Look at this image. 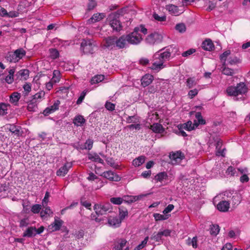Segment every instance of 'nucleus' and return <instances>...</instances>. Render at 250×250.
I'll return each instance as SVG.
<instances>
[{"label":"nucleus","instance_id":"obj_1","mask_svg":"<svg viewBox=\"0 0 250 250\" xmlns=\"http://www.w3.org/2000/svg\"><path fill=\"white\" fill-rule=\"evenodd\" d=\"M104 46L109 50L126 48L128 46L126 36L123 35L119 38L113 36L105 38Z\"/></svg>","mask_w":250,"mask_h":250},{"label":"nucleus","instance_id":"obj_2","mask_svg":"<svg viewBox=\"0 0 250 250\" xmlns=\"http://www.w3.org/2000/svg\"><path fill=\"white\" fill-rule=\"evenodd\" d=\"M248 91V86L243 82L237 83L235 86H228L226 89L228 95L233 97L235 101L244 100Z\"/></svg>","mask_w":250,"mask_h":250},{"label":"nucleus","instance_id":"obj_3","mask_svg":"<svg viewBox=\"0 0 250 250\" xmlns=\"http://www.w3.org/2000/svg\"><path fill=\"white\" fill-rule=\"evenodd\" d=\"M162 51L161 50L158 51L153 55V63L150 67L151 69L159 71L166 66L165 62L169 60L171 52L168 49L164 52H162Z\"/></svg>","mask_w":250,"mask_h":250},{"label":"nucleus","instance_id":"obj_4","mask_svg":"<svg viewBox=\"0 0 250 250\" xmlns=\"http://www.w3.org/2000/svg\"><path fill=\"white\" fill-rule=\"evenodd\" d=\"M26 54L22 48L17 49L14 52H8L5 56V59L10 62H16L22 59Z\"/></svg>","mask_w":250,"mask_h":250},{"label":"nucleus","instance_id":"obj_5","mask_svg":"<svg viewBox=\"0 0 250 250\" xmlns=\"http://www.w3.org/2000/svg\"><path fill=\"white\" fill-rule=\"evenodd\" d=\"M119 14L116 13H112L109 15L107 18L110 26L112 28L113 30L116 31H120L122 27L119 20Z\"/></svg>","mask_w":250,"mask_h":250},{"label":"nucleus","instance_id":"obj_6","mask_svg":"<svg viewBox=\"0 0 250 250\" xmlns=\"http://www.w3.org/2000/svg\"><path fill=\"white\" fill-rule=\"evenodd\" d=\"M224 195L227 198L230 199L232 205L234 206L240 204L241 200V195L235 191H226L224 193Z\"/></svg>","mask_w":250,"mask_h":250},{"label":"nucleus","instance_id":"obj_7","mask_svg":"<svg viewBox=\"0 0 250 250\" xmlns=\"http://www.w3.org/2000/svg\"><path fill=\"white\" fill-rule=\"evenodd\" d=\"M125 36L128 44L137 45L143 40V37L141 34L138 33L134 29L132 32Z\"/></svg>","mask_w":250,"mask_h":250},{"label":"nucleus","instance_id":"obj_8","mask_svg":"<svg viewBox=\"0 0 250 250\" xmlns=\"http://www.w3.org/2000/svg\"><path fill=\"white\" fill-rule=\"evenodd\" d=\"M163 34L155 32L148 35L146 38V42L148 44H154L161 42L163 41Z\"/></svg>","mask_w":250,"mask_h":250},{"label":"nucleus","instance_id":"obj_9","mask_svg":"<svg viewBox=\"0 0 250 250\" xmlns=\"http://www.w3.org/2000/svg\"><path fill=\"white\" fill-rule=\"evenodd\" d=\"M94 209L98 215H103L107 212L111 211V205L109 203L104 204H96L94 207Z\"/></svg>","mask_w":250,"mask_h":250},{"label":"nucleus","instance_id":"obj_10","mask_svg":"<svg viewBox=\"0 0 250 250\" xmlns=\"http://www.w3.org/2000/svg\"><path fill=\"white\" fill-rule=\"evenodd\" d=\"M6 71H8V74L6 75L5 73L0 74V80L3 82H5L8 84H11L14 81V74L15 69L12 68L9 70L6 69L5 72Z\"/></svg>","mask_w":250,"mask_h":250},{"label":"nucleus","instance_id":"obj_11","mask_svg":"<svg viewBox=\"0 0 250 250\" xmlns=\"http://www.w3.org/2000/svg\"><path fill=\"white\" fill-rule=\"evenodd\" d=\"M127 241L124 238L117 239L115 240L112 245V250H129L128 247H126Z\"/></svg>","mask_w":250,"mask_h":250},{"label":"nucleus","instance_id":"obj_12","mask_svg":"<svg viewBox=\"0 0 250 250\" xmlns=\"http://www.w3.org/2000/svg\"><path fill=\"white\" fill-rule=\"evenodd\" d=\"M5 129L11 132V133L16 137L21 136L23 131L20 126L16 125L14 124H7L5 126Z\"/></svg>","mask_w":250,"mask_h":250},{"label":"nucleus","instance_id":"obj_13","mask_svg":"<svg viewBox=\"0 0 250 250\" xmlns=\"http://www.w3.org/2000/svg\"><path fill=\"white\" fill-rule=\"evenodd\" d=\"M101 176L111 181L118 182L121 180V177L111 170L104 172Z\"/></svg>","mask_w":250,"mask_h":250},{"label":"nucleus","instance_id":"obj_14","mask_svg":"<svg viewBox=\"0 0 250 250\" xmlns=\"http://www.w3.org/2000/svg\"><path fill=\"white\" fill-rule=\"evenodd\" d=\"M81 50L85 54L92 53L93 46L89 41L83 40L81 44Z\"/></svg>","mask_w":250,"mask_h":250},{"label":"nucleus","instance_id":"obj_15","mask_svg":"<svg viewBox=\"0 0 250 250\" xmlns=\"http://www.w3.org/2000/svg\"><path fill=\"white\" fill-rule=\"evenodd\" d=\"M63 223V222L62 220L58 218H55L54 222L48 226V230L50 232L59 230L61 229Z\"/></svg>","mask_w":250,"mask_h":250},{"label":"nucleus","instance_id":"obj_16","mask_svg":"<svg viewBox=\"0 0 250 250\" xmlns=\"http://www.w3.org/2000/svg\"><path fill=\"white\" fill-rule=\"evenodd\" d=\"M166 8L170 14L174 16H179L184 11V8L180 9L178 6L171 4L167 5Z\"/></svg>","mask_w":250,"mask_h":250},{"label":"nucleus","instance_id":"obj_17","mask_svg":"<svg viewBox=\"0 0 250 250\" xmlns=\"http://www.w3.org/2000/svg\"><path fill=\"white\" fill-rule=\"evenodd\" d=\"M72 167V163L71 162H66L57 171V175L59 176H64Z\"/></svg>","mask_w":250,"mask_h":250},{"label":"nucleus","instance_id":"obj_18","mask_svg":"<svg viewBox=\"0 0 250 250\" xmlns=\"http://www.w3.org/2000/svg\"><path fill=\"white\" fill-rule=\"evenodd\" d=\"M183 156L182 153L180 151H177L174 153H170L169 155V158L171 160V163L172 165H177L181 163L183 159Z\"/></svg>","mask_w":250,"mask_h":250},{"label":"nucleus","instance_id":"obj_19","mask_svg":"<svg viewBox=\"0 0 250 250\" xmlns=\"http://www.w3.org/2000/svg\"><path fill=\"white\" fill-rule=\"evenodd\" d=\"M60 104V102L59 100H57L55 102L54 104L47 108H46L43 112V113L45 116H47L49 115L50 114H51L53 112H54L55 111L58 110L59 109V105Z\"/></svg>","mask_w":250,"mask_h":250},{"label":"nucleus","instance_id":"obj_20","mask_svg":"<svg viewBox=\"0 0 250 250\" xmlns=\"http://www.w3.org/2000/svg\"><path fill=\"white\" fill-rule=\"evenodd\" d=\"M221 71L223 74L227 76H232L235 73V70L229 68L227 63H222Z\"/></svg>","mask_w":250,"mask_h":250},{"label":"nucleus","instance_id":"obj_21","mask_svg":"<svg viewBox=\"0 0 250 250\" xmlns=\"http://www.w3.org/2000/svg\"><path fill=\"white\" fill-rule=\"evenodd\" d=\"M230 203L229 201H222L217 205V209L222 212H227L229 208Z\"/></svg>","mask_w":250,"mask_h":250},{"label":"nucleus","instance_id":"obj_22","mask_svg":"<svg viewBox=\"0 0 250 250\" xmlns=\"http://www.w3.org/2000/svg\"><path fill=\"white\" fill-rule=\"evenodd\" d=\"M153 80V76L149 74H146L141 79V84L143 86L146 87L149 85Z\"/></svg>","mask_w":250,"mask_h":250},{"label":"nucleus","instance_id":"obj_23","mask_svg":"<svg viewBox=\"0 0 250 250\" xmlns=\"http://www.w3.org/2000/svg\"><path fill=\"white\" fill-rule=\"evenodd\" d=\"M121 222V220L119 219V217L117 216H110L108 219V224L111 227L115 228L119 227Z\"/></svg>","mask_w":250,"mask_h":250},{"label":"nucleus","instance_id":"obj_24","mask_svg":"<svg viewBox=\"0 0 250 250\" xmlns=\"http://www.w3.org/2000/svg\"><path fill=\"white\" fill-rule=\"evenodd\" d=\"M196 121L194 120L192 124V122L188 121L187 123L181 125V128H184L188 131H191L197 128Z\"/></svg>","mask_w":250,"mask_h":250},{"label":"nucleus","instance_id":"obj_25","mask_svg":"<svg viewBox=\"0 0 250 250\" xmlns=\"http://www.w3.org/2000/svg\"><path fill=\"white\" fill-rule=\"evenodd\" d=\"M146 196V194H141L138 196H125V200L128 203H131L140 200Z\"/></svg>","mask_w":250,"mask_h":250},{"label":"nucleus","instance_id":"obj_26","mask_svg":"<svg viewBox=\"0 0 250 250\" xmlns=\"http://www.w3.org/2000/svg\"><path fill=\"white\" fill-rule=\"evenodd\" d=\"M153 132L156 133H162L165 131V128L162 125L159 123H154L150 126Z\"/></svg>","mask_w":250,"mask_h":250},{"label":"nucleus","instance_id":"obj_27","mask_svg":"<svg viewBox=\"0 0 250 250\" xmlns=\"http://www.w3.org/2000/svg\"><path fill=\"white\" fill-rule=\"evenodd\" d=\"M85 121L83 116L79 115L75 117L73 123L77 126H82L85 123Z\"/></svg>","mask_w":250,"mask_h":250},{"label":"nucleus","instance_id":"obj_28","mask_svg":"<svg viewBox=\"0 0 250 250\" xmlns=\"http://www.w3.org/2000/svg\"><path fill=\"white\" fill-rule=\"evenodd\" d=\"M88 158L93 162H98L102 164H104L103 160H102L96 153H88Z\"/></svg>","mask_w":250,"mask_h":250},{"label":"nucleus","instance_id":"obj_29","mask_svg":"<svg viewBox=\"0 0 250 250\" xmlns=\"http://www.w3.org/2000/svg\"><path fill=\"white\" fill-rule=\"evenodd\" d=\"M36 234V228L30 227H28L23 233V237H32L35 236Z\"/></svg>","mask_w":250,"mask_h":250},{"label":"nucleus","instance_id":"obj_30","mask_svg":"<svg viewBox=\"0 0 250 250\" xmlns=\"http://www.w3.org/2000/svg\"><path fill=\"white\" fill-rule=\"evenodd\" d=\"M42 207H43V209L40 213L42 218H46L53 214L52 211L47 205L46 206Z\"/></svg>","mask_w":250,"mask_h":250},{"label":"nucleus","instance_id":"obj_31","mask_svg":"<svg viewBox=\"0 0 250 250\" xmlns=\"http://www.w3.org/2000/svg\"><path fill=\"white\" fill-rule=\"evenodd\" d=\"M202 47L205 50L211 51L214 47V45L210 40H206L203 42Z\"/></svg>","mask_w":250,"mask_h":250},{"label":"nucleus","instance_id":"obj_32","mask_svg":"<svg viewBox=\"0 0 250 250\" xmlns=\"http://www.w3.org/2000/svg\"><path fill=\"white\" fill-rule=\"evenodd\" d=\"M105 17L104 13H98L94 14L92 17L89 19V21L92 22H96L100 21Z\"/></svg>","mask_w":250,"mask_h":250},{"label":"nucleus","instance_id":"obj_33","mask_svg":"<svg viewBox=\"0 0 250 250\" xmlns=\"http://www.w3.org/2000/svg\"><path fill=\"white\" fill-rule=\"evenodd\" d=\"M146 157L144 156H139L134 160L132 162V164L135 167H139L142 165L145 161Z\"/></svg>","mask_w":250,"mask_h":250},{"label":"nucleus","instance_id":"obj_34","mask_svg":"<svg viewBox=\"0 0 250 250\" xmlns=\"http://www.w3.org/2000/svg\"><path fill=\"white\" fill-rule=\"evenodd\" d=\"M45 96V92L43 91H40L33 96V101L35 102L41 101Z\"/></svg>","mask_w":250,"mask_h":250},{"label":"nucleus","instance_id":"obj_35","mask_svg":"<svg viewBox=\"0 0 250 250\" xmlns=\"http://www.w3.org/2000/svg\"><path fill=\"white\" fill-rule=\"evenodd\" d=\"M104 76L103 75H97L93 77L91 80L90 83L91 84L98 83L101 82L104 80Z\"/></svg>","mask_w":250,"mask_h":250},{"label":"nucleus","instance_id":"obj_36","mask_svg":"<svg viewBox=\"0 0 250 250\" xmlns=\"http://www.w3.org/2000/svg\"><path fill=\"white\" fill-rule=\"evenodd\" d=\"M195 118L197 119L196 124L197 127L199 125H205L206 124V121L203 118L201 113L199 112H196L195 114Z\"/></svg>","mask_w":250,"mask_h":250},{"label":"nucleus","instance_id":"obj_37","mask_svg":"<svg viewBox=\"0 0 250 250\" xmlns=\"http://www.w3.org/2000/svg\"><path fill=\"white\" fill-rule=\"evenodd\" d=\"M222 145V142L221 140H218L216 144V147L217 149V151L216 152L217 155H221L222 156H224V151L225 150V149H223L222 150H220V148L221 147Z\"/></svg>","mask_w":250,"mask_h":250},{"label":"nucleus","instance_id":"obj_38","mask_svg":"<svg viewBox=\"0 0 250 250\" xmlns=\"http://www.w3.org/2000/svg\"><path fill=\"white\" fill-rule=\"evenodd\" d=\"M170 215H166V214H161L159 213H154L153 214V217L156 221H162V220H165L167 219L169 216Z\"/></svg>","mask_w":250,"mask_h":250},{"label":"nucleus","instance_id":"obj_39","mask_svg":"<svg viewBox=\"0 0 250 250\" xmlns=\"http://www.w3.org/2000/svg\"><path fill=\"white\" fill-rule=\"evenodd\" d=\"M230 54V51L229 50H227L220 55V58L221 62H222V63H227V61L229 57H230L229 56Z\"/></svg>","mask_w":250,"mask_h":250},{"label":"nucleus","instance_id":"obj_40","mask_svg":"<svg viewBox=\"0 0 250 250\" xmlns=\"http://www.w3.org/2000/svg\"><path fill=\"white\" fill-rule=\"evenodd\" d=\"M60 79V72L58 70H54L53 73V77L51 80L54 83H58Z\"/></svg>","mask_w":250,"mask_h":250},{"label":"nucleus","instance_id":"obj_41","mask_svg":"<svg viewBox=\"0 0 250 250\" xmlns=\"http://www.w3.org/2000/svg\"><path fill=\"white\" fill-rule=\"evenodd\" d=\"M186 242L188 245H191L193 248H196L197 247V239L196 237H194L192 239L188 238L186 240Z\"/></svg>","mask_w":250,"mask_h":250},{"label":"nucleus","instance_id":"obj_42","mask_svg":"<svg viewBox=\"0 0 250 250\" xmlns=\"http://www.w3.org/2000/svg\"><path fill=\"white\" fill-rule=\"evenodd\" d=\"M9 105L1 103L0 104V116H3L7 113L8 107Z\"/></svg>","mask_w":250,"mask_h":250},{"label":"nucleus","instance_id":"obj_43","mask_svg":"<svg viewBox=\"0 0 250 250\" xmlns=\"http://www.w3.org/2000/svg\"><path fill=\"white\" fill-rule=\"evenodd\" d=\"M226 62L228 66L229 65H233L238 63L239 60L236 57H230L229 58Z\"/></svg>","mask_w":250,"mask_h":250},{"label":"nucleus","instance_id":"obj_44","mask_svg":"<svg viewBox=\"0 0 250 250\" xmlns=\"http://www.w3.org/2000/svg\"><path fill=\"white\" fill-rule=\"evenodd\" d=\"M49 57L51 59L54 60L58 58L59 56V51L54 48H51L49 50Z\"/></svg>","mask_w":250,"mask_h":250},{"label":"nucleus","instance_id":"obj_45","mask_svg":"<svg viewBox=\"0 0 250 250\" xmlns=\"http://www.w3.org/2000/svg\"><path fill=\"white\" fill-rule=\"evenodd\" d=\"M18 77L21 76V79H26L29 75V71L26 69H22L20 70L17 73Z\"/></svg>","mask_w":250,"mask_h":250},{"label":"nucleus","instance_id":"obj_46","mask_svg":"<svg viewBox=\"0 0 250 250\" xmlns=\"http://www.w3.org/2000/svg\"><path fill=\"white\" fill-rule=\"evenodd\" d=\"M162 235L161 232H160V231H159L157 233H153L152 236H151L150 239L151 240H154L155 242H159L162 240Z\"/></svg>","mask_w":250,"mask_h":250},{"label":"nucleus","instance_id":"obj_47","mask_svg":"<svg viewBox=\"0 0 250 250\" xmlns=\"http://www.w3.org/2000/svg\"><path fill=\"white\" fill-rule=\"evenodd\" d=\"M175 28L177 31L181 33H184L186 31V26L183 23L177 24Z\"/></svg>","mask_w":250,"mask_h":250},{"label":"nucleus","instance_id":"obj_48","mask_svg":"<svg viewBox=\"0 0 250 250\" xmlns=\"http://www.w3.org/2000/svg\"><path fill=\"white\" fill-rule=\"evenodd\" d=\"M148 239V236L146 237L144 240L142 241L141 243L136 247L134 250H140L143 249L146 245Z\"/></svg>","mask_w":250,"mask_h":250},{"label":"nucleus","instance_id":"obj_49","mask_svg":"<svg viewBox=\"0 0 250 250\" xmlns=\"http://www.w3.org/2000/svg\"><path fill=\"white\" fill-rule=\"evenodd\" d=\"M20 94L17 92H14L10 97V101L12 103H17L20 99Z\"/></svg>","mask_w":250,"mask_h":250},{"label":"nucleus","instance_id":"obj_50","mask_svg":"<svg viewBox=\"0 0 250 250\" xmlns=\"http://www.w3.org/2000/svg\"><path fill=\"white\" fill-rule=\"evenodd\" d=\"M220 230L219 227L217 225H212L210 227V234L216 236L219 233Z\"/></svg>","mask_w":250,"mask_h":250},{"label":"nucleus","instance_id":"obj_51","mask_svg":"<svg viewBox=\"0 0 250 250\" xmlns=\"http://www.w3.org/2000/svg\"><path fill=\"white\" fill-rule=\"evenodd\" d=\"M196 84V82L193 78H188L187 80V86L191 88Z\"/></svg>","mask_w":250,"mask_h":250},{"label":"nucleus","instance_id":"obj_52","mask_svg":"<svg viewBox=\"0 0 250 250\" xmlns=\"http://www.w3.org/2000/svg\"><path fill=\"white\" fill-rule=\"evenodd\" d=\"M105 161L108 165L113 168H117L118 165L115 164L114 160L112 158L107 157L106 158Z\"/></svg>","mask_w":250,"mask_h":250},{"label":"nucleus","instance_id":"obj_53","mask_svg":"<svg viewBox=\"0 0 250 250\" xmlns=\"http://www.w3.org/2000/svg\"><path fill=\"white\" fill-rule=\"evenodd\" d=\"M123 201V199L121 197H113L110 199V202L115 205H120Z\"/></svg>","mask_w":250,"mask_h":250},{"label":"nucleus","instance_id":"obj_54","mask_svg":"<svg viewBox=\"0 0 250 250\" xmlns=\"http://www.w3.org/2000/svg\"><path fill=\"white\" fill-rule=\"evenodd\" d=\"M134 30L138 33H143L144 35L147 34V29L143 25H141L139 27H137L134 28Z\"/></svg>","mask_w":250,"mask_h":250},{"label":"nucleus","instance_id":"obj_55","mask_svg":"<svg viewBox=\"0 0 250 250\" xmlns=\"http://www.w3.org/2000/svg\"><path fill=\"white\" fill-rule=\"evenodd\" d=\"M128 215V212L126 209H121L119 210V219L121 220V221Z\"/></svg>","mask_w":250,"mask_h":250},{"label":"nucleus","instance_id":"obj_56","mask_svg":"<svg viewBox=\"0 0 250 250\" xmlns=\"http://www.w3.org/2000/svg\"><path fill=\"white\" fill-rule=\"evenodd\" d=\"M42 205H39V204H36L32 206L31 208V211L34 213H39L41 208H42Z\"/></svg>","mask_w":250,"mask_h":250},{"label":"nucleus","instance_id":"obj_57","mask_svg":"<svg viewBox=\"0 0 250 250\" xmlns=\"http://www.w3.org/2000/svg\"><path fill=\"white\" fill-rule=\"evenodd\" d=\"M93 141L90 139L87 140L85 143L84 148L88 150H90L93 146Z\"/></svg>","mask_w":250,"mask_h":250},{"label":"nucleus","instance_id":"obj_58","mask_svg":"<svg viewBox=\"0 0 250 250\" xmlns=\"http://www.w3.org/2000/svg\"><path fill=\"white\" fill-rule=\"evenodd\" d=\"M154 19L159 21H164L166 20V17L165 16H160L158 14L154 13L153 15Z\"/></svg>","mask_w":250,"mask_h":250},{"label":"nucleus","instance_id":"obj_59","mask_svg":"<svg viewBox=\"0 0 250 250\" xmlns=\"http://www.w3.org/2000/svg\"><path fill=\"white\" fill-rule=\"evenodd\" d=\"M50 196L49 193L46 191L45 194V196L42 201V206H46L49 201V197Z\"/></svg>","mask_w":250,"mask_h":250},{"label":"nucleus","instance_id":"obj_60","mask_svg":"<svg viewBox=\"0 0 250 250\" xmlns=\"http://www.w3.org/2000/svg\"><path fill=\"white\" fill-rule=\"evenodd\" d=\"M174 206L172 204L168 205L163 210V212L164 214H167L171 211L174 209Z\"/></svg>","mask_w":250,"mask_h":250},{"label":"nucleus","instance_id":"obj_61","mask_svg":"<svg viewBox=\"0 0 250 250\" xmlns=\"http://www.w3.org/2000/svg\"><path fill=\"white\" fill-rule=\"evenodd\" d=\"M23 88L25 92V95H27L31 90V86L30 83H25L23 85Z\"/></svg>","mask_w":250,"mask_h":250},{"label":"nucleus","instance_id":"obj_62","mask_svg":"<svg viewBox=\"0 0 250 250\" xmlns=\"http://www.w3.org/2000/svg\"><path fill=\"white\" fill-rule=\"evenodd\" d=\"M167 177V174L165 172H161L155 176V179L159 181H161Z\"/></svg>","mask_w":250,"mask_h":250},{"label":"nucleus","instance_id":"obj_63","mask_svg":"<svg viewBox=\"0 0 250 250\" xmlns=\"http://www.w3.org/2000/svg\"><path fill=\"white\" fill-rule=\"evenodd\" d=\"M97 5V2L96 1L93 0H89L88 3V9L89 10H91L93 9Z\"/></svg>","mask_w":250,"mask_h":250},{"label":"nucleus","instance_id":"obj_64","mask_svg":"<svg viewBox=\"0 0 250 250\" xmlns=\"http://www.w3.org/2000/svg\"><path fill=\"white\" fill-rule=\"evenodd\" d=\"M105 107L107 110L110 111H113L115 109V105L114 104L110 102H107L105 103Z\"/></svg>","mask_w":250,"mask_h":250}]
</instances>
